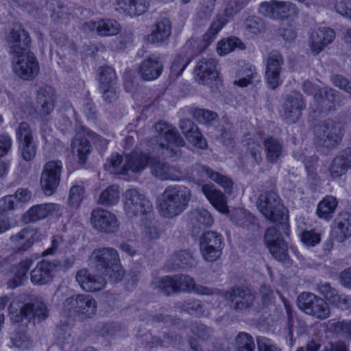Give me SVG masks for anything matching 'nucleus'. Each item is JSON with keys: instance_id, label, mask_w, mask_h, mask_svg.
Wrapping results in <instances>:
<instances>
[{"instance_id": "obj_1", "label": "nucleus", "mask_w": 351, "mask_h": 351, "mask_svg": "<svg viewBox=\"0 0 351 351\" xmlns=\"http://www.w3.org/2000/svg\"><path fill=\"white\" fill-rule=\"evenodd\" d=\"M90 265L96 271L101 272L113 282L123 278L125 271L121 265L119 255L117 250L112 247H101L94 250L89 258Z\"/></svg>"}, {"instance_id": "obj_2", "label": "nucleus", "mask_w": 351, "mask_h": 351, "mask_svg": "<svg viewBox=\"0 0 351 351\" xmlns=\"http://www.w3.org/2000/svg\"><path fill=\"white\" fill-rule=\"evenodd\" d=\"M191 191L184 185H173L165 189L162 195L159 210L162 216L173 218L180 215L188 206Z\"/></svg>"}, {"instance_id": "obj_3", "label": "nucleus", "mask_w": 351, "mask_h": 351, "mask_svg": "<svg viewBox=\"0 0 351 351\" xmlns=\"http://www.w3.org/2000/svg\"><path fill=\"white\" fill-rule=\"evenodd\" d=\"M313 142L319 149H332L338 146L343 136V130L340 123L327 119L315 125Z\"/></svg>"}, {"instance_id": "obj_4", "label": "nucleus", "mask_w": 351, "mask_h": 351, "mask_svg": "<svg viewBox=\"0 0 351 351\" xmlns=\"http://www.w3.org/2000/svg\"><path fill=\"white\" fill-rule=\"evenodd\" d=\"M156 135L154 141L159 148L166 149L170 157L181 155L180 148L185 144L184 139L172 125L159 121L154 125Z\"/></svg>"}, {"instance_id": "obj_5", "label": "nucleus", "mask_w": 351, "mask_h": 351, "mask_svg": "<svg viewBox=\"0 0 351 351\" xmlns=\"http://www.w3.org/2000/svg\"><path fill=\"white\" fill-rule=\"evenodd\" d=\"M257 207L263 215L274 223H279L285 234L289 235L288 224L284 221L285 207L278 195L274 191H267L259 195Z\"/></svg>"}, {"instance_id": "obj_6", "label": "nucleus", "mask_w": 351, "mask_h": 351, "mask_svg": "<svg viewBox=\"0 0 351 351\" xmlns=\"http://www.w3.org/2000/svg\"><path fill=\"white\" fill-rule=\"evenodd\" d=\"M9 315L13 323H20L32 318L44 319L48 315L45 304L41 302L24 303L20 300H12L9 305Z\"/></svg>"}, {"instance_id": "obj_7", "label": "nucleus", "mask_w": 351, "mask_h": 351, "mask_svg": "<svg viewBox=\"0 0 351 351\" xmlns=\"http://www.w3.org/2000/svg\"><path fill=\"white\" fill-rule=\"evenodd\" d=\"M123 208L125 215L130 219L147 217L152 211L149 199L136 189H130L123 193Z\"/></svg>"}, {"instance_id": "obj_8", "label": "nucleus", "mask_w": 351, "mask_h": 351, "mask_svg": "<svg viewBox=\"0 0 351 351\" xmlns=\"http://www.w3.org/2000/svg\"><path fill=\"white\" fill-rule=\"evenodd\" d=\"M86 136L92 140L94 144L103 148L108 144L106 139L85 126H80L72 141L71 147L73 154L76 155L79 161L82 163L86 160L88 155L91 152V145Z\"/></svg>"}, {"instance_id": "obj_9", "label": "nucleus", "mask_w": 351, "mask_h": 351, "mask_svg": "<svg viewBox=\"0 0 351 351\" xmlns=\"http://www.w3.org/2000/svg\"><path fill=\"white\" fill-rule=\"evenodd\" d=\"M298 306L306 314L319 319L329 317L330 310L324 300L310 292H303L298 297Z\"/></svg>"}, {"instance_id": "obj_10", "label": "nucleus", "mask_w": 351, "mask_h": 351, "mask_svg": "<svg viewBox=\"0 0 351 351\" xmlns=\"http://www.w3.org/2000/svg\"><path fill=\"white\" fill-rule=\"evenodd\" d=\"M223 245V237L217 232L207 231L200 237L199 249L206 261H217L221 255Z\"/></svg>"}, {"instance_id": "obj_11", "label": "nucleus", "mask_w": 351, "mask_h": 351, "mask_svg": "<svg viewBox=\"0 0 351 351\" xmlns=\"http://www.w3.org/2000/svg\"><path fill=\"white\" fill-rule=\"evenodd\" d=\"M12 64L14 73L25 80H33L40 70L38 62L30 51L14 56Z\"/></svg>"}, {"instance_id": "obj_12", "label": "nucleus", "mask_w": 351, "mask_h": 351, "mask_svg": "<svg viewBox=\"0 0 351 351\" xmlns=\"http://www.w3.org/2000/svg\"><path fill=\"white\" fill-rule=\"evenodd\" d=\"M62 163L60 160H51L44 166L40 176V186L46 195H51L56 191L61 178Z\"/></svg>"}, {"instance_id": "obj_13", "label": "nucleus", "mask_w": 351, "mask_h": 351, "mask_svg": "<svg viewBox=\"0 0 351 351\" xmlns=\"http://www.w3.org/2000/svg\"><path fill=\"white\" fill-rule=\"evenodd\" d=\"M259 12L273 19H284L298 14V10L293 3L276 0L261 3L259 5Z\"/></svg>"}, {"instance_id": "obj_14", "label": "nucleus", "mask_w": 351, "mask_h": 351, "mask_svg": "<svg viewBox=\"0 0 351 351\" xmlns=\"http://www.w3.org/2000/svg\"><path fill=\"white\" fill-rule=\"evenodd\" d=\"M64 308L84 317H91L97 311V302L89 295L77 294L67 298L64 302Z\"/></svg>"}, {"instance_id": "obj_15", "label": "nucleus", "mask_w": 351, "mask_h": 351, "mask_svg": "<svg viewBox=\"0 0 351 351\" xmlns=\"http://www.w3.org/2000/svg\"><path fill=\"white\" fill-rule=\"evenodd\" d=\"M90 221L93 228L106 234L116 232L119 228L116 215L106 209L99 207L92 210Z\"/></svg>"}, {"instance_id": "obj_16", "label": "nucleus", "mask_w": 351, "mask_h": 351, "mask_svg": "<svg viewBox=\"0 0 351 351\" xmlns=\"http://www.w3.org/2000/svg\"><path fill=\"white\" fill-rule=\"evenodd\" d=\"M265 241L275 259L283 263L289 261L287 245L276 226H271L267 229Z\"/></svg>"}, {"instance_id": "obj_17", "label": "nucleus", "mask_w": 351, "mask_h": 351, "mask_svg": "<svg viewBox=\"0 0 351 351\" xmlns=\"http://www.w3.org/2000/svg\"><path fill=\"white\" fill-rule=\"evenodd\" d=\"M10 53L14 56L27 53L31 39L28 32L20 24L14 25L7 36Z\"/></svg>"}, {"instance_id": "obj_18", "label": "nucleus", "mask_w": 351, "mask_h": 351, "mask_svg": "<svg viewBox=\"0 0 351 351\" xmlns=\"http://www.w3.org/2000/svg\"><path fill=\"white\" fill-rule=\"evenodd\" d=\"M225 299L230 302V306L235 310H244L252 306L254 295L247 287H234L223 295Z\"/></svg>"}, {"instance_id": "obj_19", "label": "nucleus", "mask_w": 351, "mask_h": 351, "mask_svg": "<svg viewBox=\"0 0 351 351\" xmlns=\"http://www.w3.org/2000/svg\"><path fill=\"white\" fill-rule=\"evenodd\" d=\"M284 64L282 56L278 51L271 53L267 58L265 76L269 87L276 89L282 83L280 73Z\"/></svg>"}, {"instance_id": "obj_20", "label": "nucleus", "mask_w": 351, "mask_h": 351, "mask_svg": "<svg viewBox=\"0 0 351 351\" xmlns=\"http://www.w3.org/2000/svg\"><path fill=\"white\" fill-rule=\"evenodd\" d=\"M306 104L303 96L298 92H292L287 96L283 105V116L289 123H294L300 118Z\"/></svg>"}, {"instance_id": "obj_21", "label": "nucleus", "mask_w": 351, "mask_h": 351, "mask_svg": "<svg viewBox=\"0 0 351 351\" xmlns=\"http://www.w3.org/2000/svg\"><path fill=\"white\" fill-rule=\"evenodd\" d=\"M316 291L332 306L341 309H347L351 306V298L344 294H339L329 282H319L317 285Z\"/></svg>"}, {"instance_id": "obj_22", "label": "nucleus", "mask_w": 351, "mask_h": 351, "mask_svg": "<svg viewBox=\"0 0 351 351\" xmlns=\"http://www.w3.org/2000/svg\"><path fill=\"white\" fill-rule=\"evenodd\" d=\"M177 292H195L200 295H218L220 291L202 285H197L194 279L188 275L174 276Z\"/></svg>"}, {"instance_id": "obj_23", "label": "nucleus", "mask_w": 351, "mask_h": 351, "mask_svg": "<svg viewBox=\"0 0 351 351\" xmlns=\"http://www.w3.org/2000/svg\"><path fill=\"white\" fill-rule=\"evenodd\" d=\"M162 70L163 64L160 56L152 54L141 62L138 73L143 80L151 81L157 79Z\"/></svg>"}, {"instance_id": "obj_24", "label": "nucleus", "mask_w": 351, "mask_h": 351, "mask_svg": "<svg viewBox=\"0 0 351 351\" xmlns=\"http://www.w3.org/2000/svg\"><path fill=\"white\" fill-rule=\"evenodd\" d=\"M149 167L152 174L161 180H178L181 175L180 170L176 167L156 158L152 157L149 159Z\"/></svg>"}, {"instance_id": "obj_25", "label": "nucleus", "mask_w": 351, "mask_h": 351, "mask_svg": "<svg viewBox=\"0 0 351 351\" xmlns=\"http://www.w3.org/2000/svg\"><path fill=\"white\" fill-rule=\"evenodd\" d=\"M75 279L80 287L88 292L99 291L106 287V280L100 276L92 274L87 269L77 271Z\"/></svg>"}, {"instance_id": "obj_26", "label": "nucleus", "mask_w": 351, "mask_h": 351, "mask_svg": "<svg viewBox=\"0 0 351 351\" xmlns=\"http://www.w3.org/2000/svg\"><path fill=\"white\" fill-rule=\"evenodd\" d=\"M216 66L217 61L214 58H205L201 59L195 68L197 80L203 84H210L218 77Z\"/></svg>"}, {"instance_id": "obj_27", "label": "nucleus", "mask_w": 351, "mask_h": 351, "mask_svg": "<svg viewBox=\"0 0 351 351\" xmlns=\"http://www.w3.org/2000/svg\"><path fill=\"white\" fill-rule=\"evenodd\" d=\"M335 38V31L329 27H320L313 31L310 36L309 46L315 55L319 53Z\"/></svg>"}, {"instance_id": "obj_28", "label": "nucleus", "mask_w": 351, "mask_h": 351, "mask_svg": "<svg viewBox=\"0 0 351 351\" xmlns=\"http://www.w3.org/2000/svg\"><path fill=\"white\" fill-rule=\"evenodd\" d=\"M56 94L54 88L50 86H42L38 88L36 95V101L40 106L42 115H49L55 106Z\"/></svg>"}, {"instance_id": "obj_29", "label": "nucleus", "mask_w": 351, "mask_h": 351, "mask_svg": "<svg viewBox=\"0 0 351 351\" xmlns=\"http://www.w3.org/2000/svg\"><path fill=\"white\" fill-rule=\"evenodd\" d=\"M56 265L47 261L37 263L36 267L31 271V281L34 285H46L51 282Z\"/></svg>"}, {"instance_id": "obj_30", "label": "nucleus", "mask_w": 351, "mask_h": 351, "mask_svg": "<svg viewBox=\"0 0 351 351\" xmlns=\"http://www.w3.org/2000/svg\"><path fill=\"white\" fill-rule=\"evenodd\" d=\"M180 127L187 140L195 147L200 149H205L207 147L206 139L193 121L189 119L182 120Z\"/></svg>"}, {"instance_id": "obj_31", "label": "nucleus", "mask_w": 351, "mask_h": 351, "mask_svg": "<svg viewBox=\"0 0 351 351\" xmlns=\"http://www.w3.org/2000/svg\"><path fill=\"white\" fill-rule=\"evenodd\" d=\"M88 29L95 31L102 36L117 35L121 30L119 23L112 19H101L97 21H89L84 24Z\"/></svg>"}, {"instance_id": "obj_32", "label": "nucleus", "mask_w": 351, "mask_h": 351, "mask_svg": "<svg viewBox=\"0 0 351 351\" xmlns=\"http://www.w3.org/2000/svg\"><path fill=\"white\" fill-rule=\"evenodd\" d=\"M265 157L268 162L275 164L283 156V142L276 137L269 136L263 141Z\"/></svg>"}, {"instance_id": "obj_33", "label": "nucleus", "mask_w": 351, "mask_h": 351, "mask_svg": "<svg viewBox=\"0 0 351 351\" xmlns=\"http://www.w3.org/2000/svg\"><path fill=\"white\" fill-rule=\"evenodd\" d=\"M171 33V25L169 19L162 18L158 20L152 33L145 37L146 42L150 44L162 43Z\"/></svg>"}, {"instance_id": "obj_34", "label": "nucleus", "mask_w": 351, "mask_h": 351, "mask_svg": "<svg viewBox=\"0 0 351 351\" xmlns=\"http://www.w3.org/2000/svg\"><path fill=\"white\" fill-rule=\"evenodd\" d=\"M149 3L146 0H117L116 10L130 16H140L146 12Z\"/></svg>"}, {"instance_id": "obj_35", "label": "nucleus", "mask_w": 351, "mask_h": 351, "mask_svg": "<svg viewBox=\"0 0 351 351\" xmlns=\"http://www.w3.org/2000/svg\"><path fill=\"white\" fill-rule=\"evenodd\" d=\"M34 231L23 228L10 238L13 250L16 252H23L28 250L34 244Z\"/></svg>"}, {"instance_id": "obj_36", "label": "nucleus", "mask_w": 351, "mask_h": 351, "mask_svg": "<svg viewBox=\"0 0 351 351\" xmlns=\"http://www.w3.org/2000/svg\"><path fill=\"white\" fill-rule=\"evenodd\" d=\"M194 41L188 40L182 49V53L176 56L171 67V72L176 76H180L193 59V53L190 48Z\"/></svg>"}, {"instance_id": "obj_37", "label": "nucleus", "mask_w": 351, "mask_h": 351, "mask_svg": "<svg viewBox=\"0 0 351 351\" xmlns=\"http://www.w3.org/2000/svg\"><path fill=\"white\" fill-rule=\"evenodd\" d=\"M202 191L217 210L222 213H226L228 211L226 197L213 185L204 184L202 186Z\"/></svg>"}, {"instance_id": "obj_38", "label": "nucleus", "mask_w": 351, "mask_h": 351, "mask_svg": "<svg viewBox=\"0 0 351 351\" xmlns=\"http://www.w3.org/2000/svg\"><path fill=\"white\" fill-rule=\"evenodd\" d=\"M151 158L152 157L146 153L134 151L127 156L126 164L121 173L124 174L128 170H131L132 172L135 173L140 172L143 170L146 166L149 165V159H151Z\"/></svg>"}, {"instance_id": "obj_39", "label": "nucleus", "mask_w": 351, "mask_h": 351, "mask_svg": "<svg viewBox=\"0 0 351 351\" xmlns=\"http://www.w3.org/2000/svg\"><path fill=\"white\" fill-rule=\"evenodd\" d=\"M60 209L61 206L58 204L48 203L36 205L28 210L27 216L29 221H36L45 218L49 214L60 211Z\"/></svg>"}, {"instance_id": "obj_40", "label": "nucleus", "mask_w": 351, "mask_h": 351, "mask_svg": "<svg viewBox=\"0 0 351 351\" xmlns=\"http://www.w3.org/2000/svg\"><path fill=\"white\" fill-rule=\"evenodd\" d=\"M188 217L190 223L198 228L210 227L214 223L212 215L204 208H198L191 210Z\"/></svg>"}, {"instance_id": "obj_41", "label": "nucleus", "mask_w": 351, "mask_h": 351, "mask_svg": "<svg viewBox=\"0 0 351 351\" xmlns=\"http://www.w3.org/2000/svg\"><path fill=\"white\" fill-rule=\"evenodd\" d=\"M335 223L338 230L336 239L339 242H343L351 237V214L341 213L336 217Z\"/></svg>"}, {"instance_id": "obj_42", "label": "nucleus", "mask_w": 351, "mask_h": 351, "mask_svg": "<svg viewBox=\"0 0 351 351\" xmlns=\"http://www.w3.org/2000/svg\"><path fill=\"white\" fill-rule=\"evenodd\" d=\"M238 80L234 81V84L241 87H245L248 84H252L260 81L254 66L246 64L237 72Z\"/></svg>"}, {"instance_id": "obj_43", "label": "nucleus", "mask_w": 351, "mask_h": 351, "mask_svg": "<svg viewBox=\"0 0 351 351\" xmlns=\"http://www.w3.org/2000/svg\"><path fill=\"white\" fill-rule=\"evenodd\" d=\"M337 204L338 202L335 197L326 195L319 202L317 215L319 218L329 220L333 217Z\"/></svg>"}, {"instance_id": "obj_44", "label": "nucleus", "mask_w": 351, "mask_h": 351, "mask_svg": "<svg viewBox=\"0 0 351 351\" xmlns=\"http://www.w3.org/2000/svg\"><path fill=\"white\" fill-rule=\"evenodd\" d=\"M119 187L117 184H112L104 190L99 197L97 204L105 206L116 205L119 200Z\"/></svg>"}, {"instance_id": "obj_45", "label": "nucleus", "mask_w": 351, "mask_h": 351, "mask_svg": "<svg viewBox=\"0 0 351 351\" xmlns=\"http://www.w3.org/2000/svg\"><path fill=\"white\" fill-rule=\"evenodd\" d=\"M198 171L222 186L226 192H231L233 182L228 177L214 171L213 169L206 166H199Z\"/></svg>"}, {"instance_id": "obj_46", "label": "nucleus", "mask_w": 351, "mask_h": 351, "mask_svg": "<svg viewBox=\"0 0 351 351\" xmlns=\"http://www.w3.org/2000/svg\"><path fill=\"white\" fill-rule=\"evenodd\" d=\"M32 264V261L26 258L22 261L18 266L14 267V276L8 282V286L10 289H14L23 283L26 274Z\"/></svg>"}, {"instance_id": "obj_47", "label": "nucleus", "mask_w": 351, "mask_h": 351, "mask_svg": "<svg viewBox=\"0 0 351 351\" xmlns=\"http://www.w3.org/2000/svg\"><path fill=\"white\" fill-rule=\"evenodd\" d=\"M237 48L243 50L245 49V45L238 38L230 37L220 40L217 44V51L220 56H225Z\"/></svg>"}, {"instance_id": "obj_48", "label": "nucleus", "mask_w": 351, "mask_h": 351, "mask_svg": "<svg viewBox=\"0 0 351 351\" xmlns=\"http://www.w3.org/2000/svg\"><path fill=\"white\" fill-rule=\"evenodd\" d=\"M227 23V19L223 15L217 16L215 19L208 30L205 33L203 36V41L205 43V45H209L215 38L217 34Z\"/></svg>"}, {"instance_id": "obj_49", "label": "nucleus", "mask_w": 351, "mask_h": 351, "mask_svg": "<svg viewBox=\"0 0 351 351\" xmlns=\"http://www.w3.org/2000/svg\"><path fill=\"white\" fill-rule=\"evenodd\" d=\"M193 262L194 260L190 253L186 251H180L171 258L168 267L170 269L175 270L192 266Z\"/></svg>"}, {"instance_id": "obj_50", "label": "nucleus", "mask_w": 351, "mask_h": 351, "mask_svg": "<svg viewBox=\"0 0 351 351\" xmlns=\"http://www.w3.org/2000/svg\"><path fill=\"white\" fill-rule=\"evenodd\" d=\"M152 285L154 289H158V291L167 295L177 292L174 276H166L156 278Z\"/></svg>"}, {"instance_id": "obj_51", "label": "nucleus", "mask_w": 351, "mask_h": 351, "mask_svg": "<svg viewBox=\"0 0 351 351\" xmlns=\"http://www.w3.org/2000/svg\"><path fill=\"white\" fill-rule=\"evenodd\" d=\"M117 77L113 68L104 66L99 69L98 82L99 86L117 85Z\"/></svg>"}, {"instance_id": "obj_52", "label": "nucleus", "mask_w": 351, "mask_h": 351, "mask_svg": "<svg viewBox=\"0 0 351 351\" xmlns=\"http://www.w3.org/2000/svg\"><path fill=\"white\" fill-rule=\"evenodd\" d=\"M246 154L251 158L252 163L261 164L263 160L262 148L257 139L252 138L248 140Z\"/></svg>"}, {"instance_id": "obj_53", "label": "nucleus", "mask_w": 351, "mask_h": 351, "mask_svg": "<svg viewBox=\"0 0 351 351\" xmlns=\"http://www.w3.org/2000/svg\"><path fill=\"white\" fill-rule=\"evenodd\" d=\"M11 347L19 350H27L32 346V341L24 332L16 331L10 335Z\"/></svg>"}, {"instance_id": "obj_54", "label": "nucleus", "mask_w": 351, "mask_h": 351, "mask_svg": "<svg viewBox=\"0 0 351 351\" xmlns=\"http://www.w3.org/2000/svg\"><path fill=\"white\" fill-rule=\"evenodd\" d=\"M232 220L238 226L248 228L255 223V217L246 210H237L232 217Z\"/></svg>"}, {"instance_id": "obj_55", "label": "nucleus", "mask_w": 351, "mask_h": 351, "mask_svg": "<svg viewBox=\"0 0 351 351\" xmlns=\"http://www.w3.org/2000/svg\"><path fill=\"white\" fill-rule=\"evenodd\" d=\"M349 169L348 166L337 155L332 160L328 171L332 178H337L345 175Z\"/></svg>"}, {"instance_id": "obj_56", "label": "nucleus", "mask_w": 351, "mask_h": 351, "mask_svg": "<svg viewBox=\"0 0 351 351\" xmlns=\"http://www.w3.org/2000/svg\"><path fill=\"white\" fill-rule=\"evenodd\" d=\"M237 351H254L255 344L253 337L248 333L241 332L236 337Z\"/></svg>"}, {"instance_id": "obj_57", "label": "nucleus", "mask_w": 351, "mask_h": 351, "mask_svg": "<svg viewBox=\"0 0 351 351\" xmlns=\"http://www.w3.org/2000/svg\"><path fill=\"white\" fill-rule=\"evenodd\" d=\"M85 193L84 188L80 185L73 186L70 189L68 202L70 206L77 208L84 199Z\"/></svg>"}, {"instance_id": "obj_58", "label": "nucleus", "mask_w": 351, "mask_h": 351, "mask_svg": "<svg viewBox=\"0 0 351 351\" xmlns=\"http://www.w3.org/2000/svg\"><path fill=\"white\" fill-rule=\"evenodd\" d=\"M330 328L337 334L341 335L344 337L351 335V320L334 322L330 320Z\"/></svg>"}, {"instance_id": "obj_59", "label": "nucleus", "mask_w": 351, "mask_h": 351, "mask_svg": "<svg viewBox=\"0 0 351 351\" xmlns=\"http://www.w3.org/2000/svg\"><path fill=\"white\" fill-rule=\"evenodd\" d=\"M301 240L304 245L308 247L315 246L321 241L322 234L315 229L304 230L301 234Z\"/></svg>"}, {"instance_id": "obj_60", "label": "nucleus", "mask_w": 351, "mask_h": 351, "mask_svg": "<svg viewBox=\"0 0 351 351\" xmlns=\"http://www.w3.org/2000/svg\"><path fill=\"white\" fill-rule=\"evenodd\" d=\"M191 331L203 341L209 340L213 336L210 328L197 322L191 324Z\"/></svg>"}, {"instance_id": "obj_61", "label": "nucleus", "mask_w": 351, "mask_h": 351, "mask_svg": "<svg viewBox=\"0 0 351 351\" xmlns=\"http://www.w3.org/2000/svg\"><path fill=\"white\" fill-rule=\"evenodd\" d=\"M16 139L19 143L33 141L32 132L29 124L21 122L16 130Z\"/></svg>"}, {"instance_id": "obj_62", "label": "nucleus", "mask_w": 351, "mask_h": 351, "mask_svg": "<svg viewBox=\"0 0 351 351\" xmlns=\"http://www.w3.org/2000/svg\"><path fill=\"white\" fill-rule=\"evenodd\" d=\"M243 25L247 34L250 36L257 35L263 27L261 20L255 16L247 19Z\"/></svg>"}, {"instance_id": "obj_63", "label": "nucleus", "mask_w": 351, "mask_h": 351, "mask_svg": "<svg viewBox=\"0 0 351 351\" xmlns=\"http://www.w3.org/2000/svg\"><path fill=\"white\" fill-rule=\"evenodd\" d=\"M99 93L101 94L102 98L106 103L115 102L119 97L116 85L99 86Z\"/></svg>"}, {"instance_id": "obj_64", "label": "nucleus", "mask_w": 351, "mask_h": 351, "mask_svg": "<svg viewBox=\"0 0 351 351\" xmlns=\"http://www.w3.org/2000/svg\"><path fill=\"white\" fill-rule=\"evenodd\" d=\"M182 308L191 315L199 316L204 313L203 306L201 302L197 300H189L185 301Z\"/></svg>"}]
</instances>
